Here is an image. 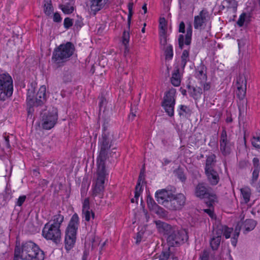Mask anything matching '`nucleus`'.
Segmentation results:
<instances>
[{"instance_id":"1","label":"nucleus","mask_w":260,"mask_h":260,"mask_svg":"<svg viewBox=\"0 0 260 260\" xmlns=\"http://www.w3.org/2000/svg\"><path fill=\"white\" fill-rule=\"evenodd\" d=\"M15 256L23 260H44L45 253L38 245L29 241L23 243L21 248H15Z\"/></svg>"},{"instance_id":"2","label":"nucleus","mask_w":260,"mask_h":260,"mask_svg":"<svg viewBox=\"0 0 260 260\" xmlns=\"http://www.w3.org/2000/svg\"><path fill=\"white\" fill-rule=\"evenodd\" d=\"M98 170L96 176L93 180L92 185V195L99 196L102 198L105 190V183L107 180V173L105 163L103 160H97Z\"/></svg>"},{"instance_id":"3","label":"nucleus","mask_w":260,"mask_h":260,"mask_svg":"<svg viewBox=\"0 0 260 260\" xmlns=\"http://www.w3.org/2000/svg\"><path fill=\"white\" fill-rule=\"evenodd\" d=\"M79 225V217L75 213L72 216L66 230L65 247L68 250H70L75 243Z\"/></svg>"},{"instance_id":"4","label":"nucleus","mask_w":260,"mask_h":260,"mask_svg":"<svg viewBox=\"0 0 260 260\" xmlns=\"http://www.w3.org/2000/svg\"><path fill=\"white\" fill-rule=\"evenodd\" d=\"M46 88L45 85L41 86L37 93L35 94V88L31 86L27 90L26 102L29 107L39 106L46 101Z\"/></svg>"},{"instance_id":"5","label":"nucleus","mask_w":260,"mask_h":260,"mask_svg":"<svg viewBox=\"0 0 260 260\" xmlns=\"http://www.w3.org/2000/svg\"><path fill=\"white\" fill-rule=\"evenodd\" d=\"M74 49V45L70 42L61 44L55 50L52 60L56 63L64 62L73 55Z\"/></svg>"},{"instance_id":"6","label":"nucleus","mask_w":260,"mask_h":260,"mask_svg":"<svg viewBox=\"0 0 260 260\" xmlns=\"http://www.w3.org/2000/svg\"><path fill=\"white\" fill-rule=\"evenodd\" d=\"M0 99L5 100L6 98L12 95L13 91V81L11 77L8 74L0 75Z\"/></svg>"},{"instance_id":"7","label":"nucleus","mask_w":260,"mask_h":260,"mask_svg":"<svg viewBox=\"0 0 260 260\" xmlns=\"http://www.w3.org/2000/svg\"><path fill=\"white\" fill-rule=\"evenodd\" d=\"M61 233L60 229L53 226L51 223H46L42 230V236L47 240L55 243L60 242Z\"/></svg>"},{"instance_id":"8","label":"nucleus","mask_w":260,"mask_h":260,"mask_svg":"<svg viewBox=\"0 0 260 260\" xmlns=\"http://www.w3.org/2000/svg\"><path fill=\"white\" fill-rule=\"evenodd\" d=\"M187 239V232L185 230L182 229L171 233L167 238V243L169 246H179L183 244Z\"/></svg>"},{"instance_id":"9","label":"nucleus","mask_w":260,"mask_h":260,"mask_svg":"<svg viewBox=\"0 0 260 260\" xmlns=\"http://www.w3.org/2000/svg\"><path fill=\"white\" fill-rule=\"evenodd\" d=\"M176 93V90L175 89H170L166 92L164 98L162 106L166 112L170 116L174 115Z\"/></svg>"},{"instance_id":"10","label":"nucleus","mask_w":260,"mask_h":260,"mask_svg":"<svg viewBox=\"0 0 260 260\" xmlns=\"http://www.w3.org/2000/svg\"><path fill=\"white\" fill-rule=\"evenodd\" d=\"M58 119V115L56 109L51 112L44 114L42 117V126L44 129H50L53 128Z\"/></svg>"},{"instance_id":"11","label":"nucleus","mask_w":260,"mask_h":260,"mask_svg":"<svg viewBox=\"0 0 260 260\" xmlns=\"http://www.w3.org/2000/svg\"><path fill=\"white\" fill-rule=\"evenodd\" d=\"M209 19V16L208 11L205 9L202 10L198 15L194 17L193 26L194 29L200 30L204 29Z\"/></svg>"},{"instance_id":"12","label":"nucleus","mask_w":260,"mask_h":260,"mask_svg":"<svg viewBox=\"0 0 260 260\" xmlns=\"http://www.w3.org/2000/svg\"><path fill=\"white\" fill-rule=\"evenodd\" d=\"M186 202V198L183 193H177L171 195L170 200L169 207L172 210H179L181 209L184 206Z\"/></svg>"},{"instance_id":"13","label":"nucleus","mask_w":260,"mask_h":260,"mask_svg":"<svg viewBox=\"0 0 260 260\" xmlns=\"http://www.w3.org/2000/svg\"><path fill=\"white\" fill-rule=\"evenodd\" d=\"M234 144L227 139V135L225 131H222L220 139V150L224 156L229 155L233 151Z\"/></svg>"},{"instance_id":"14","label":"nucleus","mask_w":260,"mask_h":260,"mask_svg":"<svg viewBox=\"0 0 260 260\" xmlns=\"http://www.w3.org/2000/svg\"><path fill=\"white\" fill-rule=\"evenodd\" d=\"M101 150L100 155L97 159L99 160H103V162L106 159V151L111 147V140L110 138L106 135H103L102 138L100 140Z\"/></svg>"},{"instance_id":"15","label":"nucleus","mask_w":260,"mask_h":260,"mask_svg":"<svg viewBox=\"0 0 260 260\" xmlns=\"http://www.w3.org/2000/svg\"><path fill=\"white\" fill-rule=\"evenodd\" d=\"M192 33V26L190 24L187 25L186 28V34L185 37L183 35H180L178 37L179 47L182 49L184 45H189L191 43Z\"/></svg>"},{"instance_id":"16","label":"nucleus","mask_w":260,"mask_h":260,"mask_svg":"<svg viewBox=\"0 0 260 260\" xmlns=\"http://www.w3.org/2000/svg\"><path fill=\"white\" fill-rule=\"evenodd\" d=\"M108 0H89V7L91 12L95 15L104 8Z\"/></svg>"},{"instance_id":"17","label":"nucleus","mask_w":260,"mask_h":260,"mask_svg":"<svg viewBox=\"0 0 260 260\" xmlns=\"http://www.w3.org/2000/svg\"><path fill=\"white\" fill-rule=\"evenodd\" d=\"M172 193L165 189L156 191L155 197L157 201L160 204H164L165 202H169L171 197Z\"/></svg>"},{"instance_id":"18","label":"nucleus","mask_w":260,"mask_h":260,"mask_svg":"<svg viewBox=\"0 0 260 260\" xmlns=\"http://www.w3.org/2000/svg\"><path fill=\"white\" fill-rule=\"evenodd\" d=\"M222 232L220 230H213V236L210 240V246L213 250L218 249L220 241Z\"/></svg>"},{"instance_id":"19","label":"nucleus","mask_w":260,"mask_h":260,"mask_svg":"<svg viewBox=\"0 0 260 260\" xmlns=\"http://www.w3.org/2000/svg\"><path fill=\"white\" fill-rule=\"evenodd\" d=\"M210 190L203 183H199L196 187L195 196L199 198L203 199L206 197Z\"/></svg>"},{"instance_id":"20","label":"nucleus","mask_w":260,"mask_h":260,"mask_svg":"<svg viewBox=\"0 0 260 260\" xmlns=\"http://www.w3.org/2000/svg\"><path fill=\"white\" fill-rule=\"evenodd\" d=\"M208 179L212 185H216L218 183L219 178L218 173L214 169L205 171Z\"/></svg>"},{"instance_id":"21","label":"nucleus","mask_w":260,"mask_h":260,"mask_svg":"<svg viewBox=\"0 0 260 260\" xmlns=\"http://www.w3.org/2000/svg\"><path fill=\"white\" fill-rule=\"evenodd\" d=\"M195 76L198 83L207 80V76L205 68L203 66L198 68L196 71Z\"/></svg>"},{"instance_id":"22","label":"nucleus","mask_w":260,"mask_h":260,"mask_svg":"<svg viewBox=\"0 0 260 260\" xmlns=\"http://www.w3.org/2000/svg\"><path fill=\"white\" fill-rule=\"evenodd\" d=\"M141 177L142 174L141 173L139 176V180L138 181L137 184L135 188V198H133L131 199V202L138 203V200L141 194L143 191L142 186L141 184Z\"/></svg>"},{"instance_id":"23","label":"nucleus","mask_w":260,"mask_h":260,"mask_svg":"<svg viewBox=\"0 0 260 260\" xmlns=\"http://www.w3.org/2000/svg\"><path fill=\"white\" fill-rule=\"evenodd\" d=\"M253 170L252 172V181L253 182L255 181L259 176V172L260 171V166L259 163V159L254 157L253 160Z\"/></svg>"},{"instance_id":"24","label":"nucleus","mask_w":260,"mask_h":260,"mask_svg":"<svg viewBox=\"0 0 260 260\" xmlns=\"http://www.w3.org/2000/svg\"><path fill=\"white\" fill-rule=\"evenodd\" d=\"M172 84L174 86H179L181 83V74L178 68H175L171 79Z\"/></svg>"},{"instance_id":"25","label":"nucleus","mask_w":260,"mask_h":260,"mask_svg":"<svg viewBox=\"0 0 260 260\" xmlns=\"http://www.w3.org/2000/svg\"><path fill=\"white\" fill-rule=\"evenodd\" d=\"M63 220V216L60 214H57L54 215L52 217L51 220H50L48 223H51V224H52L53 226H55L58 228V229H60L61 224L62 223Z\"/></svg>"},{"instance_id":"26","label":"nucleus","mask_w":260,"mask_h":260,"mask_svg":"<svg viewBox=\"0 0 260 260\" xmlns=\"http://www.w3.org/2000/svg\"><path fill=\"white\" fill-rule=\"evenodd\" d=\"M221 6L224 9H231L235 12L237 10L238 4L235 0H223Z\"/></svg>"},{"instance_id":"27","label":"nucleus","mask_w":260,"mask_h":260,"mask_svg":"<svg viewBox=\"0 0 260 260\" xmlns=\"http://www.w3.org/2000/svg\"><path fill=\"white\" fill-rule=\"evenodd\" d=\"M216 155L214 154L209 155L206 158L205 171L213 170V167L216 162Z\"/></svg>"},{"instance_id":"28","label":"nucleus","mask_w":260,"mask_h":260,"mask_svg":"<svg viewBox=\"0 0 260 260\" xmlns=\"http://www.w3.org/2000/svg\"><path fill=\"white\" fill-rule=\"evenodd\" d=\"M240 190L242 202L245 204L247 203L249 201L251 196L250 189L247 187H245L241 188Z\"/></svg>"},{"instance_id":"29","label":"nucleus","mask_w":260,"mask_h":260,"mask_svg":"<svg viewBox=\"0 0 260 260\" xmlns=\"http://www.w3.org/2000/svg\"><path fill=\"white\" fill-rule=\"evenodd\" d=\"M44 11L47 15H50L53 11L51 0H45L44 4Z\"/></svg>"},{"instance_id":"30","label":"nucleus","mask_w":260,"mask_h":260,"mask_svg":"<svg viewBox=\"0 0 260 260\" xmlns=\"http://www.w3.org/2000/svg\"><path fill=\"white\" fill-rule=\"evenodd\" d=\"M243 84L245 87H246V80L243 75H240L237 77L236 81V88H239L243 87Z\"/></svg>"},{"instance_id":"31","label":"nucleus","mask_w":260,"mask_h":260,"mask_svg":"<svg viewBox=\"0 0 260 260\" xmlns=\"http://www.w3.org/2000/svg\"><path fill=\"white\" fill-rule=\"evenodd\" d=\"M203 93V89L199 86L192 87V90L191 91L192 96L195 99L200 98Z\"/></svg>"},{"instance_id":"32","label":"nucleus","mask_w":260,"mask_h":260,"mask_svg":"<svg viewBox=\"0 0 260 260\" xmlns=\"http://www.w3.org/2000/svg\"><path fill=\"white\" fill-rule=\"evenodd\" d=\"M156 224L159 232L165 233V231L169 230L171 226L170 225L165 222H162L160 221L156 222Z\"/></svg>"},{"instance_id":"33","label":"nucleus","mask_w":260,"mask_h":260,"mask_svg":"<svg viewBox=\"0 0 260 260\" xmlns=\"http://www.w3.org/2000/svg\"><path fill=\"white\" fill-rule=\"evenodd\" d=\"M170 255V248L164 247L159 257V260H168Z\"/></svg>"},{"instance_id":"34","label":"nucleus","mask_w":260,"mask_h":260,"mask_svg":"<svg viewBox=\"0 0 260 260\" xmlns=\"http://www.w3.org/2000/svg\"><path fill=\"white\" fill-rule=\"evenodd\" d=\"M189 59V51L187 50H184L181 55V66L182 68L183 69L186 64V62Z\"/></svg>"},{"instance_id":"35","label":"nucleus","mask_w":260,"mask_h":260,"mask_svg":"<svg viewBox=\"0 0 260 260\" xmlns=\"http://www.w3.org/2000/svg\"><path fill=\"white\" fill-rule=\"evenodd\" d=\"M198 83L199 84V86L202 88L203 92H204L205 94L206 92L209 91L211 87V83L207 82V80L201 81Z\"/></svg>"},{"instance_id":"36","label":"nucleus","mask_w":260,"mask_h":260,"mask_svg":"<svg viewBox=\"0 0 260 260\" xmlns=\"http://www.w3.org/2000/svg\"><path fill=\"white\" fill-rule=\"evenodd\" d=\"M256 223L252 219H247L244 223V226L247 231L252 230L255 226Z\"/></svg>"},{"instance_id":"37","label":"nucleus","mask_w":260,"mask_h":260,"mask_svg":"<svg viewBox=\"0 0 260 260\" xmlns=\"http://www.w3.org/2000/svg\"><path fill=\"white\" fill-rule=\"evenodd\" d=\"M60 8L62 12L66 14H71L74 10V7L70 4L62 5L60 6Z\"/></svg>"},{"instance_id":"38","label":"nucleus","mask_w":260,"mask_h":260,"mask_svg":"<svg viewBox=\"0 0 260 260\" xmlns=\"http://www.w3.org/2000/svg\"><path fill=\"white\" fill-rule=\"evenodd\" d=\"M191 111L190 109L184 105H180L179 106V114L183 116H186L190 115Z\"/></svg>"},{"instance_id":"39","label":"nucleus","mask_w":260,"mask_h":260,"mask_svg":"<svg viewBox=\"0 0 260 260\" xmlns=\"http://www.w3.org/2000/svg\"><path fill=\"white\" fill-rule=\"evenodd\" d=\"M246 87L243 85L242 87L236 88V93L238 98L240 100H243L246 95Z\"/></svg>"},{"instance_id":"40","label":"nucleus","mask_w":260,"mask_h":260,"mask_svg":"<svg viewBox=\"0 0 260 260\" xmlns=\"http://www.w3.org/2000/svg\"><path fill=\"white\" fill-rule=\"evenodd\" d=\"M205 198H208V201H207L206 203L208 206H211L217 201L216 196L213 193L209 192V194L206 196Z\"/></svg>"},{"instance_id":"41","label":"nucleus","mask_w":260,"mask_h":260,"mask_svg":"<svg viewBox=\"0 0 260 260\" xmlns=\"http://www.w3.org/2000/svg\"><path fill=\"white\" fill-rule=\"evenodd\" d=\"M82 214L83 217L87 221H89L91 218L93 219L94 218V213L90 209L82 211Z\"/></svg>"},{"instance_id":"42","label":"nucleus","mask_w":260,"mask_h":260,"mask_svg":"<svg viewBox=\"0 0 260 260\" xmlns=\"http://www.w3.org/2000/svg\"><path fill=\"white\" fill-rule=\"evenodd\" d=\"M252 146L256 149L260 148V135L253 136L251 140Z\"/></svg>"},{"instance_id":"43","label":"nucleus","mask_w":260,"mask_h":260,"mask_svg":"<svg viewBox=\"0 0 260 260\" xmlns=\"http://www.w3.org/2000/svg\"><path fill=\"white\" fill-rule=\"evenodd\" d=\"M167 32V22L164 18L159 20V33Z\"/></svg>"},{"instance_id":"44","label":"nucleus","mask_w":260,"mask_h":260,"mask_svg":"<svg viewBox=\"0 0 260 260\" xmlns=\"http://www.w3.org/2000/svg\"><path fill=\"white\" fill-rule=\"evenodd\" d=\"M165 55L167 59H171L173 56V48L171 45H167L165 50Z\"/></svg>"},{"instance_id":"45","label":"nucleus","mask_w":260,"mask_h":260,"mask_svg":"<svg viewBox=\"0 0 260 260\" xmlns=\"http://www.w3.org/2000/svg\"><path fill=\"white\" fill-rule=\"evenodd\" d=\"M218 230H220L221 231L222 234L223 233L226 239H228L230 237L231 234L233 231L232 229L229 228L226 226H223L222 229H219Z\"/></svg>"},{"instance_id":"46","label":"nucleus","mask_w":260,"mask_h":260,"mask_svg":"<svg viewBox=\"0 0 260 260\" xmlns=\"http://www.w3.org/2000/svg\"><path fill=\"white\" fill-rule=\"evenodd\" d=\"M129 34L127 31H124L122 36V44L126 47L129 41Z\"/></svg>"},{"instance_id":"47","label":"nucleus","mask_w":260,"mask_h":260,"mask_svg":"<svg viewBox=\"0 0 260 260\" xmlns=\"http://www.w3.org/2000/svg\"><path fill=\"white\" fill-rule=\"evenodd\" d=\"M160 44L161 45L165 46L167 45V32L159 33Z\"/></svg>"},{"instance_id":"48","label":"nucleus","mask_w":260,"mask_h":260,"mask_svg":"<svg viewBox=\"0 0 260 260\" xmlns=\"http://www.w3.org/2000/svg\"><path fill=\"white\" fill-rule=\"evenodd\" d=\"M247 15L246 13H242L239 17L238 21L237 24L241 27L244 25V23L245 21Z\"/></svg>"},{"instance_id":"49","label":"nucleus","mask_w":260,"mask_h":260,"mask_svg":"<svg viewBox=\"0 0 260 260\" xmlns=\"http://www.w3.org/2000/svg\"><path fill=\"white\" fill-rule=\"evenodd\" d=\"M87 210H90V204L88 198H86L82 203V211Z\"/></svg>"},{"instance_id":"50","label":"nucleus","mask_w":260,"mask_h":260,"mask_svg":"<svg viewBox=\"0 0 260 260\" xmlns=\"http://www.w3.org/2000/svg\"><path fill=\"white\" fill-rule=\"evenodd\" d=\"M63 25L66 28H70L73 25L72 19L69 18H66L64 20Z\"/></svg>"},{"instance_id":"51","label":"nucleus","mask_w":260,"mask_h":260,"mask_svg":"<svg viewBox=\"0 0 260 260\" xmlns=\"http://www.w3.org/2000/svg\"><path fill=\"white\" fill-rule=\"evenodd\" d=\"M239 230H236V232H235V233L234 234V237H233V238L232 239V241H231V243H232V244L234 246H236V244H237V239L239 236Z\"/></svg>"},{"instance_id":"52","label":"nucleus","mask_w":260,"mask_h":260,"mask_svg":"<svg viewBox=\"0 0 260 260\" xmlns=\"http://www.w3.org/2000/svg\"><path fill=\"white\" fill-rule=\"evenodd\" d=\"M26 200V196L23 195L20 196L19 198L17 200V201L16 202V205L18 206H21L23 203L25 202Z\"/></svg>"},{"instance_id":"53","label":"nucleus","mask_w":260,"mask_h":260,"mask_svg":"<svg viewBox=\"0 0 260 260\" xmlns=\"http://www.w3.org/2000/svg\"><path fill=\"white\" fill-rule=\"evenodd\" d=\"M179 32L181 33H185V26L184 23L182 21L180 23L179 25Z\"/></svg>"},{"instance_id":"54","label":"nucleus","mask_w":260,"mask_h":260,"mask_svg":"<svg viewBox=\"0 0 260 260\" xmlns=\"http://www.w3.org/2000/svg\"><path fill=\"white\" fill-rule=\"evenodd\" d=\"M204 212L207 213L211 218H214L215 216L213 210L211 209H206L204 210Z\"/></svg>"},{"instance_id":"55","label":"nucleus","mask_w":260,"mask_h":260,"mask_svg":"<svg viewBox=\"0 0 260 260\" xmlns=\"http://www.w3.org/2000/svg\"><path fill=\"white\" fill-rule=\"evenodd\" d=\"M53 20H54V21L56 22H59L61 21V18L59 13H54V14L53 15Z\"/></svg>"},{"instance_id":"56","label":"nucleus","mask_w":260,"mask_h":260,"mask_svg":"<svg viewBox=\"0 0 260 260\" xmlns=\"http://www.w3.org/2000/svg\"><path fill=\"white\" fill-rule=\"evenodd\" d=\"M127 7H128V12H129V14H128V19H129L132 15L133 3H129Z\"/></svg>"},{"instance_id":"57","label":"nucleus","mask_w":260,"mask_h":260,"mask_svg":"<svg viewBox=\"0 0 260 260\" xmlns=\"http://www.w3.org/2000/svg\"><path fill=\"white\" fill-rule=\"evenodd\" d=\"M142 236H143V233L138 232L137 233V236L136 238L137 243H139L141 242Z\"/></svg>"},{"instance_id":"58","label":"nucleus","mask_w":260,"mask_h":260,"mask_svg":"<svg viewBox=\"0 0 260 260\" xmlns=\"http://www.w3.org/2000/svg\"><path fill=\"white\" fill-rule=\"evenodd\" d=\"M209 254L208 252L204 251L201 257V260H208Z\"/></svg>"},{"instance_id":"59","label":"nucleus","mask_w":260,"mask_h":260,"mask_svg":"<svg viewBox=\"0 0 260 260\" xmlns=\"http://www.w3.org/2000/svg\"><path fill=\"white\" fill-rule=\"evenodd\" d=\"M153 202H154V201L152 198H150L147 199V204L148 206H149V205L152 204Z\"/></svg>"},{"instance_id":"60","label":"nucleus","mask_w":260,"mask_h":260,"mask_svg":"<svg viewBox=\"0 0 260 260\" xmlns=\"http://www.w3.org/2000/svg\"><path fill=\"white\" fill-rule=\"evenodd\" d=\"M142 10L144 11V14L147 13V5L146 4H144L142 6Z\"/></svg>"},{"instance_id":"61","label":"nucleus","mask_w":260,"mask_h":260,"mask_svg":"<svg viewBox=\"0 0 260 260\" xmlns=\"http://www.w3.org/2000/svg\"><path fill=\"white\" fill-rule=\"evenodd\" d=\"M5 141L7 143V145L8 147H10L9 140L8 137H5Z\"/></svg>"},{"instance_id":"62","label":"nucleus","mask_w":260,"mask_h":260,"mask_svg":"<svg viewBox=\"0 0 260 260\" xmlns=\"http://www.w3.org/2000/svg\"><path fill=\"white\" fill-rule=\"evenodd\" d=\"M135 116V114H134L133 113H131V115L129 116V118H132L133 119Z\"/></svg>"},{"instance_id":"63","label":"nucleus","mask_w":260,"mask_h":260,"mask_svg":"<svg viewBox=\"0 0 260 260\" xmlns=\"http://www.w3.org/2000/svg\"><path fill=\"white\" fill-rule=\"evenodd\" d=\"M146 25V24H144V27L142 28V32L144 33L145 32V26Z\"/></svg>"},{"instance_id":"64","label":"nucleus","mask_w":260,"mask_h":260,"mask_svg":"<svg viewBox=\"0 0 260 260\" xmlns=\"http://www.w3.org/2000/svg\"><path fill=\"white\" fill-rule=\"evenodd\" d=\"M226 120H227L228 122H231L232 121V119L231 118H228Z\"/></svg>"}]
</instances>
